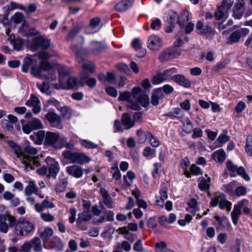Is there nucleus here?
Instances as JSON below:
<instances>
[{"label": "nucleus", "instance_id": "38", "mask_svg": "<svg viewBox=\"0 0 252 252\" xmlns=\"http://www.w3.org/2000/svg\"><path fill=\"white\" fill-rule=\"evenodd\" d=\"M33 63V59L31 57H26L24 59L23 64L22 65V70L23 72L27 73L32 64Z\"/></svg>", "mask_w": 252, "mask_h": 252}, {"label": "nucleus", "instance_id": "4", "mask_svg": "<svg viewBox=\"0 0 252 252\" xmlns=\"http://www.w3.org/2000/svg\"><path fill=\"white\" fill-rule=\"evenodd\" d=\"M218 204L221 210L226 208L227 211H230L231 209V203L226 199V195L223 193L215 192L211 199V207H216Z\"/></svg>", "mask_w": 252, "mask_h": 252}, {"label": "nucleus", "instance_id": "8", "mask_svg": "<svg viewBox=\"0 0 252 252\" xmlns=\"http://www.w3.org/2000/svg\"><path fill=\"white\" fill-rule=\"evenodd\" d=\"M233 3L229 2L226 0H223L221 5L218 6L215 12L214 17L216 20H220L227 16L228 10L232 6Z\"/></svg>", "mask_w": 252, "mask_h": 252}, {"label": "nucleus", "instance_id": "61", "mask_svg": "<svg viewBox=\"0 0 252 252\" xmlns=\"http://www.w3.org/2000/svg\"><path fill=\"white\" fill-rule=\"evenodd\" d=\"M133 249L134 251L138 252H142L143 251L142 241L140 239L138 240L134 244Z\"/></svg>", "mask_w": 252, "mask_h": 252}, {"label": "nucleus", "instance_id": "28", "mask_svg": "<svg viewBox=\"0 0 252 252\" xmlns=\"http://www.w3.org/2000/svg\"><path fill=\"white\" fill-rule=\"evenodd\" d=\"M46 119L55 126L59 125L61 122V117L54 112H49L45 116Z\"/></svg>", "mask_w": 252, "mask_h": 252}, {"label": "nucleus", "instance_id": "40", "mask_svg": "<svg viewBox=\"0 0 252 252\" xmlns=\"http://www.w3.org/2000/svg\"><path fill=\"white\" fill-rule=\"evenodd\" d=\"M53 234V229L50 227H47L45 229L44 231L40 234V237L44 241H46L49 238L51 237Z\"/></svg>", "mask_w": 252, "mask_h": 252}, {"label": "nucleus", "instance_id": "60", "mask_svg": "<svg viewBox=\"0 0 252 252\" xmlns=\"http://www.w3.org/2000/svg\"><path fill=\"white\" fill-rule=\"evenodd\" d=\"M114 127L115 128V132H123L124 131V128L122 127V124L118 120H115Z\"/></svg>", "mask_w": 252, "mask_h": 252}, {"label": "nucleus", "instance_id": "49", "mask_svg": "<svg viewBox=\"0 0 252 252\" xmlns=\"http://www.w3.org/2000/svg\"><path fill=\"white\" fill-rule=\"evenodd\" d=\"M241 38L240 32L238 31L233 32L229 36L231 44L238 42Z\"/></svg>", "mask_w": 252, "mask_h": 252}, {"label": "nucleus", "instance_id": "15", "mask_svg": "<svg viewBox=\"0 0 252 252\" xmlns=\"http://www.w3.org/2000/svg\"><path fill=\"white\" fill-rule=\"evenodd\" d=\"M148 44V47L150 49L156 50L161 46L162 40L157 35L153 34L149 36Z\"/></svg>", "mask_w": 252, "mask_h": 252}, {"label": "nucleus", "instance_id": "55", "mask_svg": "<svg viewBox=\"0 0 252 252\" xmlns=\"http://www.w3.org/2000/svg\"><path fill=\"white\" fill-rule=\"evenodd\" d=\"M247 193L246 188L242 186L237 187L235 190V195L236 196L244 195Z\"/></svg>", "mask_w": 252, "mask_h": 252}, {"label": "nucleus", "instance_id": "6", "mask_svg": "<svg viewBox=\"0 0 252 252\" xmlns=\"http://www.w3.org/2000/svg\"><path fill=\"white\" fill-rule=\"evenodd\" d=\"M132 97L135 99L134 102L138 103L139 105H141L144 107H147L149 104V98L147 94L143 93L142 89L139 87H134L131 91Z\"/></svg>", "mask_w": 252, "mask_h": 252}, {"label": "nucleus", "instance_id": "21", "mask_svg": "<svg viewBox=\"0 0 252 252\" xmlns=\"http://www.w3.org/2000/svg\"><path fill=\"white\" fill-rule=\"evenodd\" d=\"M164 96V94L162 92L161 88L155 89L152 93L151 96V102L152 105L157 106L159 103V100L162 99Z\"/></svg>", "mask_w": 252, "mask_h": 252}, {"label": "nucleus", "instance_id": "57", "mask_svg": "<svg viewBox=\"0 0 252 252\" xmlns=\"http://www.w3.org/2000/svg\"><path fill=\"white\" fill-rule=\"evenodd\" d=\"M229 62L227 60L223 61L220 63H219L213 68V70L215 72H218L220 70L223 69L225 66Z\"/></svg>", "mask_w": 252, "mask_h": 252}, {"label": "nucleus", "instance_id": "46", "mask_svg": "<svg viewBox=\"0 0 252 252\" xmlns=\"http://www.w3.org/2000/svg\"><path fill=\"white\" fill-rule=\"evenodd\" d=\"M37 103H40V101L38 97L34 94H32L30 99L27 100L25 104L28 106H32Z\"/></svg>", "mask_w": 252, "mask_h": 252}, {"label": "nucleus", "instance_id": "12", "mask_svg": "<svg viewBox=\"0 0 252 252\" xmlns=\"http://www.w3.org/2000/svg\"><path fill=\"white\" fill-rule=\"evenodd\" d=\"M46 161L49 166V176L55 179L60 170L58 163L50 157H47Z\"/></svg>", "mask_w": 252, "mask_h": 252}, {"label": "nucleus", "instance_id": "47", "mask_svg": "<svg viewBox=\"0 0 252 252\" xmlns=\"http://www.w3.org/2000/svg\"><path fill=\"white\" fill-rule=\"evenodd\" d=\"M156 152L155 149L147 147L144 149L143 155L145 157H150L151 158H153L156 156Z\"/></svg>", "mask_w": 252, "mask_h": 252}, {"label": "nucleus", "instance_id": "31", "mask_svg": "<svg viewBox=\"0 0 252 252\" xmlns=\"http://www.w3.org/2000/svg\"><path fill=\"white\" fill-rule=\"evenodd\" d=\"M84 26V24L83 22L77 24L71 30H70L66 39L67 40L72 39L79 32V31L83 28Z\"/></svg>", "mask_w": 252, "mask_h": 252}, {"label": "nucleus", "instance_id": "10", "mask_svg": "<svg viewBox=\"0 0 252 252\" xmlns=\"http://www.w3.org/2000/svg\"><path fill=\"white\" fill-rule=\"evenodd\" d=\"M50 44V40L44 36H38L32 39V48L34 51L39 49L46 50L49 48Z\"/></svg>", "mask_w": 252, "mask_h": 252}, {"label": "nucleus", "instance_id": "11", "mask_svg": "<svg viewBox=\"0 0 252 252\" xmlns=\"http://www.w3.org/2000/svg\"><path fill=\"white\" fill-rule=\"evenodd\" d=\"M131 96H132L131 94L129 92L126 91L124 93H120L118 100L128 102L129 104L126 105V107L128 108L133 110H140L141 109V106L139 105L138 103L131 100Z\"/></svg>", "mask_w": 252, "mask_h": 252}, {"label": "nucleus", "instance_id": "32", "mask_svg": "<svg viewBox=\"0 0 252 252\" xmlns=\"http://www.w3.org/2000/svg\"><path fill=\"white\" fill-rule=\"evenodd\" d=\"M29 242L31 248H32L34 252H38L42 250L41 240L38 237H35Z\"/></svg>", "mask_w": 252, "mask_h": 252}, {"label": "nucleus", "instance_id": "54", "mask_svg": "<svg viewBox=\"0 0 252 252\" xmlns=\"http://www.w3.org/2000/svg\"><path fill=\"white\" fill-rule=\"evenodd\" d=\"M41 68L40 66H33L32 67V74L38 78L42 77V75L41 74Z\"/></svg>", "mask_w": 252, "mask_h": 252}, {"label": "nucleus", "instance_id": "30", "mask_svg": "<svg viewBox=\"0 0 252 252\" xmlns=\"http://www.w3.org/2000/svg\"><path fill=\"white\" fill-rule=\"evenodd\" d=\"M136 135L138 137L139 142L141 143H144L150 137L152 136V134L150 132H144L141 128L137 130Z\"/></svg>", "mask_w": 252, "mask_h": 252}, {"label": "nucleus", "instance_id": "3", "mask_svg": "<svg viewBox=\"0 0 252 252\" xmlns=\"http://www.w3.org/2000/svg\"><path fill=\"white\" fill-rule=\"evenodd\" d=\"M211 23H204L201 21H198L196 24L197 32L204 36L205 39L212 40L216 33L215 29L211 26Z\"/></svg>", "mask_w": 252, "mask_h": 252}, {"label": "nucleus", "instance_id": "16", "mask_svg": "<svg viewBox=\"0 0 252 252\" xmlns=\"http://www.w3.org/2000/svg\"><path fill=\"white\" fill-rule=\"evenodd\" d=\"M171 79L179 85L183 86L186 88H189L191 87V82L182 74L174 75L172 76Z\"/></svg>", "mask_w": 252, "mask_h": 252}, {"label": "nucleus", "instance_id": "29", "mask_svg": "<svg viewBox=\"0 0 252 252\" xmlns=\"http://www.w3.org/2000/svg\"><path fill=\"white\" fill-rule=\"evenodd\" d=\"M164 116L171 118H176L178 119H180L183 118L184 114L180 108H175L172 111L165 113Z\"/></svg>", "mask_w": 252, "mask_h": 252}, {"label": "nucleus", "instance_id": "62", "mask_svg": "<svg viewBox=\"0 0 252 252\" xmlns=\"http://www.w3.org/2000/svg\"><path fill=\"white\" fill-rule=\"evenodd\" d=\"M168 188L165 186H163L160 190V198L163 200H166L168 198Z\"/></svg>", "mask_w": 252, "mask_h": 252}, {"label": "nucleus", "instance_id": "44", "mask_svg": "<svg viewBox=\"0 0 252 252\" xmlns=\"http://www.w3.org/2000/svg\"><path fill=\"white\" fill-rule=\"evenodd\" d=\"M185 122L186 124H184L183 126V130L187 133H189L192 131L193 125L188 118L186 119Z\"/></svg>", "mask_w": 252, "mask_h": 252}, {"label": "nucleus", "instance_id": "25", "mask_svg": "<svg viewBox=\"0 0 252 252\" xmlns=\"http://www.w3.org/2000/svg\"><path fill=\"white\" fill-rule=\"evenodd\" d=\"M92 217V215L89 210H84L78 215L76 222L78 225L82 224L83 222L89 221Z\"/></svg>", "mask_w": 252, "mask_h": 252}, {"label": "nucleus", "instance_id": "20", "mask_svg": "<svg viewBox=\"0 0 252 252\" xmlns=\"http://www.w3.org/2000/svg\"><path fill=\"white\" fill-rule=\"evenodd\" d=\"M23 163L26 167H30L32 170L34 169L33 165L36 167L40 165L37 157L32 158L30 156L25 155L24 156V160L23 161Z\"/></svg>", "mask_w": 252, "mask_h": 252}, {"label": "nucleus", "instance_id": "7", "mask_svg": "<svg viewBox=\"0 0 252 252\" xmlns=\"http://www.w3.org/2000/svg\"><path fill=\"white\" fill-rule=\"evenodd\" d=\"M16 224L15 218L10 215L0 214V231L3 233H7L9 227H14Z\"/></svg>", "mask_w": 252, "mask_h": 252}, {"label": "nucleus", "instance_id": "33", "mask_svg": "<svg viewBox=\"0 0 252 252\" xmlns=\"http://www.w3.org/2000/svg\"><path fill=\"white\" fill-rule=\"evenodd\" d=\"M189 14L187 10H184L182 13L180 17L179 16L178 24L181 29H183L185 24L187 23L189 19Z\"/></svg>", "mask_w": 252, "mask_h": 252}, {"label": "nucleus", "instance_id": "26", "mask_svg": "<svg viewBox=\"0 0 252 252\" xmlns=\"http://www.w3.org/2000/svg\"><path fill=\"white\" fill-rule=\"evenodd\" d=\"M119 232L120 234H125L124 238L127 240L129 242H133L136 238V235L133 233H129L128 230L126 229V226L120 227L117 230Z\"/></svg>", "mask_w": 252, "mask_h": 252}, {"label": "nucleus", "instance_id": "18", "mask_svg": "<svg viewBox=\"0 0 252 252\" xmlns=\"http://www.w3.org/2000/svg\"><path fill=\"white\" fill-rule=\"evenodd\" d=\"M133 2L134 0H122L115 5V9L119 12L126 11L132 6Z\"/></svg>", "mask_w": 252, "mask_h": 252}, {"label": "nucleus", "instance_id": "23", "mask_svg": "<svg viewBox=\"0 0 252 252\" xmlns=\"http://www.w3.org/2000/svg\"><path fill=\"white\" fill-rule=\"evenodd\" d=\"M165 14V21L170 25H175L176 22H178L179 15L175 11L170 10Z\"/></svg>", "mask_w": 252, "mask_h": 252}, {"label": "nucleus", "instance_id": "35", "mask_svg": "<svg viewBox=\"0 0 252 252\" xmlns=\"http://www.w3.org/2000/svg\"><path fill=\"white\" fill-rule=\"evenodd\" d=\"M156 252H174L167 248V244L163 241L156 243L155 244Z\"/></svg>", "mask_w": 252, "mask_h": 252}, {"label": "nucleus", "instance_id": "34", "mask_svg": "<svg viewBox=\"0 0 252 252\" xmlns=\"http://www.w3.org/2000/svg\"><path fill=\"white\" fill-rule=\"evenodd\" d=\"M38 189L36 188L34 182L30 181L28 186L25 189V193L27 196H30L32 193H37Z\"/></svg>", "mask_w": 252, "mask_h": 252}, {"label": "nucleus", "instance_id": "43", "mask_svg": "<svg viewBox=\"0 0 252 252\" xmlns=\"http://www.w3.org/2000/svg\"><path fill=\"white\" fill-rule=\"evenodd\" d=\"M80 144L87 149H94L98 147V145L89 140L82 139L80 141Z\"/></svg>", "mask_w": 252, "mask_h": 252}, {"label": "nucleus", "instance_id": "17", "mask_svg": "<svg viewBox=\"0 0 252 252\" xmlns=\"http://www.w3.org/2000/svg\"><path fill=\"white\" fill-rule=\"evenodd\" d=\"M121 120L122 125L125 126V129H129L134 126V121L132 120L130 115L127 113H123Z\"/></svg>", "mask_w": 252, "mask_h": 252}, {"label": "nucleus", "instance_id": "51", "mask_svg": "<svg viewBox=\"0 0 252 252\" xmlns=\"http://www.w3.org/2000/svg\"><path fill=\"white\" fill-rule=\"evenodd\" d=\"M77 79L72 77H69L66 81V89H73L77 86Z\"/></svg>", "mask_w": 252, "mask_h": 252}, {"label": "nucleus", "instance_id": "52", "mask_svg": "<svg viewBox=\"0 0 252 252\" xmlns=\"http://www.w3.org/2000/svg\"><path fill=\"white\" fill-rule=\"evenodd\" d=\"M36 86L41 92L45 93L49 90L50 84L49 82H44L42 85L37 83Z\"/></svg>", "mask_w": 252, "mask_h": 252}, {"label": "nucleus", "instance_id": "22", "mask_svg": "<svg viewBox=\"0 0 252 252\" xmlns=\"http://www.w3.org/2000/svg\"><path fill=\"white\" fill-rule=\"evenodd\" d=\"M67 173L73 177L79 178L83 175L82 169L76 165H72L66 167Z\"/></svg>", "mask_w": 252, "mask_h": 252}, {"label": "nucleus", "instance_id": "2", "mask_svg": "<svg viewBox=\"0 0 252 252\" xmlns=\"http://www.w3.org/2000/svg\"><path fill=\"white\" fill-rule=\"evenodd\" d=\"M15 231L19 236H27L34 229V225L32 222L26 220L24 218H20L16 220Z\"/></svg>", "mask_w": 252, "mask_h": 252}, {"label": "nucleus", "instance_id": "37", "mask_svg": "<svg viewBox=\"0 0 252 252\" xmlns=\"http://www.w3.org/2000/svg\"><path fill=\"white\" fill-rule=\"evenodd\" d=\"M212 157L213 158H217L219 162H222L226 158V154L223 149H220L213 153Z\"/></svg>", "mask_w": 252, "mask_h": 252}, {"label": "nucleus", "instance_id": "48", "mask_svg": "<svg viewBox=\"0 0 252 252\" xmlns=\"http://www.w3.org/2000/svg\"><path fill=\"white\" fill-rule=\"evenodd\" d=\"M36 136H37V140L35 142V144L37 145H41L44 140L45 139V136L46 133H45V131L43 130H40L38 131L36 133Z\"/></svg>", "mask_w": 252, "mask_h": 252}, {"label": "nucleus", "instance_id": "56", "mask_svg": "<svg viewBox=\"0 0 252 252\" xmlns=\"http://www.w3.org/2000/svg\"><path fill=\"white\" fill-rule=\"evenodd\" d=\"M83 82L84 83V85L86 84L90 88H94L96 84V80L94 78H89V77L83 80Z\"/></svg>", "mask_w": 252, "mask_h": 252}, {"label": "nucleus", "instance_id": "24", "mask_svg": "<svg viewBox=\"0 0 252 252\" xmlns=\"http://www.w3.org/2000/svg\"><path fill=\"white\" fill-rule=\"evenodd\" d=\"M11 34L9 38L10 43L12 45L14 50L19 51H20L23 46V40L21 37L15 38V35Z\"/></svg>", "mask_w": 252, "mask_h": 252}, {"label": "nucleus", "instance_id": "45", "mask_svg": "<svg viewBox=\"0 0 252 252\" xmlns=\"http://www.w3.org/2000/svg\"><path fill=\"white\" fill-rule=\"evenodd\" d=\"M136 175L132 171H128L127 172L126 175H125L123 177L124 182L126 186L127 187H130L131 186V184L128 182L127 178L130 180H132L134 179Z\"/></svg>", "mask_w": 252, "mask_h": 252}, {"label": "nucleus", "instance_id": "41", "mask_svg": "<svg viewBox=\"0 0 252 252\" xmlns=\"http://www.w3.org/2000/svg\"><path fill=\"white\" fill-rule=\"evenodd\" d=\"M31 125L33 128V130L41 129L43 127L41 121L37 118L32 119L31 121H29Z\"/></svg>", "mask_w": 252, "mask_h": 252}, {"label": "nucleus", "instance_id": "59", "mask_svg": "<svg viewBox=\"0 0 252 252\" xmlns=\"http://www.w3.org/2000/svg\"><path fill=\"white\" fill-rule=\"evenodd\" d=\"M234 183L233 182H231L230 183L227 184L226 185H223L224 190L228 194H231L233 193L234 191Z\"/></svg>", "mask_w": 252, "mask_h": 252}, {"label": "nucleus", "instance_id": "63", "mask_svg": "<svg viewBox=\"0 0 252 252\" xmlns=\"http://www.w3.org/2000/svg\"><path fill=\"white\" fill-rule=\"evenodd\" d=\"M2 126L9 131H12L13 129V124L9 121L4 119L2 121Z\"/></svg>", "mask_w": 252, "mask_h": 252}, {"label": "nucleus", "instance_id": "58", "mask_svg": "<svg viewBox=\"0 0 252 252\" xmlns=\"http://www.w3.org/2000/svg\"><path fill=\"white\" fill-rule=\"evenodd\" d=\"M181 108L186 111H189L190 109L191 104L189 99H186L180 103Z\"/></svg>", "mask_w": 252, "mask_h": 252}, {"label": "nucleus", "instance_id": "36", "mask_svg": "<svg viewBox=\"0 0 252 252\" xmlns=\"http://www.w3.org/2000/svg\"><path fill=\"white\" fill-rule=\"evenodd\" d=\"M211 179L208 177L207 179L203 178L198 183V187L201 191H206L210 189V183Z\"/></svg>", "mask_w": 252, "mask_h": 252}, {"label": "nucleus", "instance_id": "50", "mask_svg": "<svg viewBox=\"0 0 252 252\" xmlns=\"http://www.w3.org/2000/svg\"><path fill=\"white\" fill-rule=\"evenodd\" d=\"M237 173L242 176V177L247 181L250 180V177L249 176L248 174L246 172L245 170L243 167H237L236 170Z\"/></svg>", "mask_w": 252, "mask_h": 252}, {"label": "nucleus", "instance_id": "27", "mask_svg": "<svg viewBox=\"0 0 252 252\" xmlns=\"http://www.w3.org/2000/svg\"><path fill=\"white\" fill-rule=\"evenodd\" d=\"M34 206L37 212H41L44 210V208H53L55 205L53 203L46 199L41 204L36 203Z\"/></svg>", "mask_w": 252, "mask_h": 252}, {"label": "nucleus", "instance_id": "19", "mask_svg": "<svg viewBox=\"0 0 252 252\" xmlns=\"http://www.w3.org/2000/svg\"><path fill=\"white\" fill-rule=\"evenodd\" d=\"M171 71L170 69H167L164 71L162 73H157L155 75L152 79V83L153 84H159L165 80L167 79V77L169 73Z\"/></svg>", "mask_w": 252, "mask_h": 252}, {"label": "nucleus", "instance_id": "53", "mask_svg": "<svg viewBox=\"0 0 252 252\" xmlns=\"http://www.w3.org/2000/svg\"><path fill=\"white\" fill-rule=\"evenodd\" d=\"M161 20L158 18H157L152 20L151 27V29L153 30H158L161 28Z\"/></svg>", "mask_w": 252, "mask_h": 252}, {"label": "nucleus", "instance_id": "9", "mask_svg": "<svg viewBox=\"0 0 252 252\" xmlns=\"http://www.w3.org/2000/svg\"><path fill=\"white\" fill-rule=\"evenodd\" d=\"M181 51L175 47H171L163 51L158 58L160 62H164L177 58L181 55Z\"/></svg>", "mask_w": 252, "mask_h": 252}, {"label": "nucleus", "instance_id": "13", "mask_svg": "<svg viewBox=\"0 0 252 252\" xmlns=\"http://www.w3.org/2000/svg\"><path fill=\"white\" fill-rule=\"evenodd\" d=\"M59 135L56 132L47 131L43 142L45 146L57 148L56 144L59 140Z\"/></svg>", "mask_w": 252, "mask_h": 252}, {"label": "nucleus", "instance_id": "39", "mask_svg": "<svg viewBox=\"0 0 252 252\" xmlns=\"http://www.w3.org/2000/svg\"><path fill=\"white\" fill-rule=\"evenodd\" d=\"M110 172L112 174V177L113 179L116 180H118L121 179V174L118 168L117 163H116L114 166L111 168Z\"/></svg>", "mask_w": 252, "mask_h": 252}, {"label": "nucleus", "instance_id": "1", "mask_svg": "<svg viewBox=\"0 0 252 252\" xmlns=\"http://www.w3.org/2000/svg\"><path fill=\"white\" fill-rule=\"evenodd\" d=\"M77 61L81 65L83 71L80 74L78 85L81 87L84 86L83 80L87 79L90 74L94 72L95 66L94 63L80 57H77Z\"/></svg>", "mask_w": 252, "mask_h": 252}, {"label": "nucleus", "instance_id": "42", "mask_svg": "<svg viewBox=\"0 0 252 252\" xmlns=\"http://www.w3.org/2000/svg\"><path fill=\"white\" fill-rule=\"evenodd\" d=\"M245 151L247 154L250 156H252V136L249 135L247 137L246 144L245 146Z\"/></svg>", "mask_w": 252, "mask_h": 252}, {"label": "nucleus", "instance_id": "5", "mask_svg": "<svg viewBox=\"0 0 252 252\" xmlns=\"http://www.w3.org/2000/svg\"><path fill=\"white\" fill-rule=\"evenodd\" d=\"M64 158L69 160L71 163L83 164L91 161L90 158L84 153L72 152L69 150L64 151Z\"/></svg>", "mask_w": 252, "mask_h": 252}, {"label": "nucleus", "instance_id": "64", "mask_svg": "<svg viewBox=\"0 0 252 252\" xmlns=\"http://www.w3.org/2000/svg\"><path fill=\"white\" fill-rule=\"evenodd\" d=\"M12 18L16 24L20 23L23 19V14L21 12H17L14 15Z\"/></svg>", "mask_w": 252, "mask_h": 252}, {"label": "nucleus", "instance_id": "14", "mask_svg": "<svg viewBox=\"0 0 252 252\" xmlns=\"http://www.w3.org/2000/svg\"><path fill=\"white\" fill-rule=\"evenodd\" d=\"M101 21V19L97 17L91 19L89 25L85 28V32L87 34H93L97 32L100 29L99 25Z\"/></svg>", "mask_w": 252, "mask_h": 252}]
</instances>
